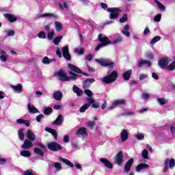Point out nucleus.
<instances>
[{"label":"nucleus","mask_w":175,"mask_h":175,"mask_svg":"<svg viewBox=\"0 0 175 175\" xmlns=\"http://www.w3.org/2000/svg\"><path fill=\"white\" fill-rule=\"evenodd\" d=\"M38 37L40 38V39H46V33L44 31H40Z\"/></svg>","instance_id":"5fc2aeb1"},{"label":"nucleus","mask_w":175,"mask_h":175,"mask_svg":"<svg viewBox=\"0 0 175 175\" xmlns=\"http://www.w3.org/2000/svg\"><path fill=\"white\" fill-rule=\"evenodd\" d=\"M121 105H125V100H116L113 103L111 107L108 108L109 110H113V109L117 107V106H121Z\"/></svg>","instance_id":"f8f14e48"},{"label":"nucleus","mask_w":175,"mask_h":175,"mask_svg":"<svg viewBox=\"0 0 175 175\" xmlns=\"http://www.w3.org/2000/svg\"><path fill=\"white\" fill-rule=\"evenodd\" d=\"M148 77V75H147L146 74H141L139 75V80H144V79H147Z\"/></svg>","instance_id":"338daca9"},{"label":"nucleus","mask_w":175,"mask_h":175,"mask_svg":"<svg viewBox=\"0 0 175 175\" xmlns=\"http://www.w3.org/2000/svg\"><path fill=\"white\" fill-rule=\"evenodd\" d=\"M159 40H161V36H157L152 39V40L150 42V44H152V46H153V44H155V43H157V42H159Z\"/></svg>","instance_id":"de8ad7c7"},{"label":"nucleus","mask_w":175,"mask_h":175,"mask_svg":"<svg viewBox=\"0 0 175 175\" xmlns=\"http://www.w3.org/2000/svg\"><path fill=\"white\" fill-rule=\"evenodd\" d=\"M45 131L46 132H49V133H51V135H53V137H55V139H57V131H55V130L50 128V127H46L45 129Z\"/></svg>","instance_id":"c9c22d12"},{"label":"nucleus","mask_w":175,"mask_h":175,"mask_svg":"<svg viewBox=\"0 0 175 175\" xmlns=\"http://www.w3.org/2000/svg\"><path fill=\"white\" fill-rule=\"evenodd\" d=\"M7 33V36H14V31L10 30L5 31Z\"/></svg>","instance_id":"0e129e2a"},{"label":"nucleus","mask_w":175,"mask_h":175,"mask_svg":"<svg viewBox=\"0 0 175 175\" xmlns=\"http://www.w3.org/2000/svg\"><path fill=\"white\" fill-rule=\"evenodd\" d=\"M142 99L147 100V99H148V98H150V94H148L147 93H143L142 95Z\"/></svg>","instance_id":"69168bd1"},{"label":"nucleus","mask_w":175,"mask_h":175,"mask_svg":"<svg viewBox=\"0 0 175 175\" xmlns=\"http://www.w3.org/2000/svg\"><path fill=\"white\" fill-rule=\"evenodd\" d=\"M55 62V59H50L46 56L44 57L42 60V64H44L45 65H49L51 64V62Z\"/></svg>","instance_id":"c756f323"},{"label":"nucleus","mask_w":175,"mask_h":175,"mask_svg":"<svg viewBox=\"0 0 175 175\" xmlns=\"http://www.w3.org/2000/svg\"><path fill=\"white\" fill-rule=\"evenodd\" d=\"M128 137H129L128 130L126 129L122 130L120 133L121 142L122 143H124V142H126V140H128Z\"/></svg>","instance_id":"4468645a"},{"label":"nucleus","mask_w":175,"mask_h":175,"mask_svg":"<svg viewBox=\"0 0 175 175\" xmlns=\"http://www.w3.org/2000/svg\"><path fill=\"white\" fill-rule=\"evenodd\" d=\"M27 109L29 111V113H31L32 114H35V113H38V108L35 107L33 105H31V103H29L27 106Z\"/></svg>","instance_id":"c85d7f7f"},{"label":"nucleus","mask_w":175,"mask_h":175,"mask_svg":"<svg viewBox=\"0 0 175 175\" xmlns=\"http://www.w3.org/2000/svg\"><path fill=\"white\" fill-rule=\"evenodd\" d=\"M87 125L89 128H90V129H92V128H94V126H95V122L94 121L88 122L87 123Z\"/></svg>","instance_id":"680f3d73"},{"label":"nucleus","mask_w":175,"mask_h":175,"mask_svg":"<svg viewBox=\"0 0 175 175\" xmlns=\"http://www.w3.org/2000/svg\"><path fill=\"white\" fill-rule=\"evenodd\" d=\"M72 90L75 94H77L78 96H81V95H83V91H81V90H80V88H79L76 85H74L72 87Z\"/></svg>","instance_id":"72a5a7b5"},{"label":"nucleus","mask_w":175,"mask_h":175,"mask_svg":"<svg viewBox=\"0 0 175 175\" xmlns=\"http://www.w3.org/2000/svg\"><path fill=\"white\" fill-rule=\"evenodd\" d=\"M55 27L57 32H61L62 31V23L55 21Z\"/></svg>","instance_id":"e433bc0d"},{"label":"nucleus","mask_w":175,"mask_h":175,"mask_svg":"<svg viewBox=\"0 0 175 175\" xmlns=\"http://www.w3.org/2000/svg\"><path fill=\"white\" fill-rule=\"evenodd\" d=\"M54 38V31H51L47 34V38L49 40H53V38Z\"/></svg>","instance_id":"603ef678"},{"label":"nucleus","mask_w":175,"mask_h":175,"mask_svg":"<svg viewBox=\"0 0 175 175\" xmlns=\"http://www.w3.org/2000/svg\"><path fill=\"white\" fill-rule=\"evenodd\" d=\"M70 75L71 77H68L66 72L62 70H59V71L55 72V77H58L60 81H69V80H75L77 77H79V75L73 72H70Z\"/></svg>","instance_id":"f257e3e1"},{"label":"nucleus","mask_w":175,"mask_h":175,"mask_svg":"<svg viewBox=\"0 0 175 175\" xmlns=\"http://www.w3.org/2000/svg\"><path fill=\"white\" fill-rule=\"evenodd\" d=\"M62 54L65 59H67V61H70L71 57L70 53H69V46H66L62 48Z\"/></svg>","instance_id":"1a4fd4ad"},{"label":"nucleus","mask_w":175,"mask_h":175,"mask_svg":"<svg viewBox=\"0 0 175 175\" xmlns=\"http://www.w3.org/2000/svg\"><path fill=\"white\" fill-rule=\"evenodd\" d=\"M90 106H91V105L86 103L84 104L80 109H79V111L80 113H84L85 111V110H87V109H88L90 107Z\"/></svg>","instance_id":"37998d69"},{"label":"nucleus","mask_w":175,"mask_h":175,"mask_svg":"<svg viewBox=\"0 0 175 175\" xmlns=\"http://www.w3.org/2000/svg\"><path fill=\"white\" fill-rule=\"evenodd\" d=\"M26 136L30 142H35L36 140V135L32 132V130H27Z\"/></svg>","instance_id":"ddd939ff"},{"label":"nucleus","mask_w":175,"mask_h":175,"mask_svg":"<svg viewBox=\"0 0 175 175\" xmlns=\"http://www.w3.org/2000/svg\"><path fill=\"white\" fill-rule=\"evenodd\" d=\"M100 162L105 166V167H107V169H113V163L107 160V159L100 158Z\"/></svg>","instance_id":"6e6552de"},{"label":"nucleus","mask_w":175,"mask_h":175,"mask_svg":"<svg viewBox=\"0 0 175 175\" xmlns=\"http://www.w3.org/2000/svg\"><path fill=\"white\" fill-rule=\"evenodd\" d=\"M132 75V70H129L126 71L123 75V79L124 80L128 81L129 79H131V75Z\"/></svg>","instance_id":"7c9ffc66"},{"label":"nucleus","mask_w":175,"mask_h":175,"mask_svg":"<svg viewBox=\"0 0 175 175\" xmlns=\"http://www.w3.org/2000/svg\"><path fill=\"white\" fill-rule=\"evenodd\" d=\"M21 156L25 157V158H28L31 157V152H29V150H22L21 152Z\"/></svg>","instance_id":"ea45409f"},{"label":"nucleus","mask_w":175,"mask_h":175,"mask_svg":"<svg viewBox=\"0 0 175 175\" xmlns=\"http://www.w3.org/2000/svg\"><path fill=\"white\" fill-rule=\"evenodd\" d=\"M33 144H32V141H29V139L25 140L24 144L21 146L22 148L24 150H29L31 147H33Z\"/></svg>","instance_id":"f3484780"},{"label":"nucleus","mask_w":175,"mask_h":175,"mask_svg":"<svg viewBox=\"0 0 175 175\" xmlns=\"http://www.w3.org/2000/svg\"><path fill=\"white\" fill-rule=\"evenodd\" d=\"M56 55H57L59 58H62V53H61V50L58 47L57 48Z\"/></svg>","instance_id":"e2e57ef3"},{"label":"nucleus","mask_w":175,"mask_h":175,"mask_svg":"<svg viewBox=\"0 0 175 175\" xmlns=\"http://www.w3.org/2000/svg\"><path fill=\"white\" fill-rule=\"evenodd\" d=\"M122 40H123L122 36L118 35V36L114 38L113 44H117L118 43H121V42H122Z\"/></svg>","instance_id":"4c0bfd02"},{"label":"nucleus","mask_w":175,"mask_h":175,"mask_svg":"<svg viewBox=\"0 0 175 175\" xmlns=\"http://www.w3.org/2000/svg\"><path fill=\"white\" fill-rule=\"evenodd\" d=\"M49 150L51 151H59V150H62V147L57 142H50L47 144Z\"/></svg>","instance_id":"0eeeda50"},{"label":"nucleus","mask_w":175,"mask_h":175,"mask_svg":"<svg viewBox=\"0 0 175 175\" xmlns=\"http://www.w3.org/2000/svg\"><path fill=\"white\" fill-rule=\"evenodd\" d=\"M61 40H62V36H58V37L54 38L53 43H54V44H55V46H58Z\"/></svg>","instance_id":"8fccbe9b"},{"label":"nucleus","mask_w":175,"mask_h":175,"mask_svg":"<svg viewBox=\"0 0 175 175\" xmlns=\"http://www.w3.org/2000/svg\"><path fill=\"white\" fill-rule=\"evenodd\" d=\"M161 17H162V15L161 14H158L155 16L154 21L157 23H159V21H161Z\"/></svg>","instance_id":"bf43d9fd"},{"label":"nucleus","mask_w":175,"mask_h":175,"mask_svg":"<svg viewBox=\"0 0 175 175\" xmlns=\"http://www.w3.org/2000/svg\"><path fill=\"white\" fill-rule=\"evenodd\" d=\"M68 68L70 69V70L76 72V73H81V70L79 69V68L75 66L72 64H68Z\"/></svg>","instance_id":"58836bf2"},{"label":"nucleus","mask_w":175,"mask_h":175,"mask_svg":"<svg viewBox=\"0 0 175 175\" xmlns=\"http://www.w3.org/2000/svg\"><path fill=\"white\" fill-rule=\"evenodd\" d=\"M43 115L42 114H40L37 116L36 120L38 122H40V120H42V118H43Z\"/></svg>","instance_id":"774afa93"},{"label":"nucleus","mask_w":175,"mask_h":175,"mask_svg":"<svg viewBox=\"0 0 175 175\" xmlns=\"http://www.w3.org/2000/svg\"><path fill=\"white\" fill-rule=\"evenodd\" d=\"M118 77V72H117V71H113L109 75L104 77L102 79V81L103 83H104V84H111L114 83L116 80H117Z\"/></svg>","instance_id":"7ed1b4c3"},{"label":"nucleus","mask_w":175,"mask_h":175,"mask_svg":"<svg viewBox=\"0 0 175 175\" xmlns=\"http://www.w3.org/2000/svg\"><path fill=\"white\" fill-rule=\"evenodd\" d=\"M44 113L47 116L51 114V113H53V108L50 107H45L44 108Z\"/></svg>","instance_id":"a18cd8bd"},{"label":"nucleus","mask_w":175,"mask_h":175,"mask_svg":"<svg viewBox=\"0 0 175 175\" xmlns=\"http://www.w3.org/2000/svg\"><path fill=\"white\" fill-rule=\"evenodd\" d=\"M170 61V59L168 57L162 58L159 61V66L161 68H166V66H167V65L169 64Z\"/></svg>","instance_id":"9b49d317"},{"label":"nucleus","mask_w":175,"mask_h":175,"mask_svg":"<svg viewBox=\"0 0 175 175\" xmlns=\"http://www.w3.org/2000/svg\"><path fill=\"white\" fill-rule=\"evenodd\" d=\"M4 17L10 21V23H14V21H17V18L13 14H5Z\"/></svg>","instance_id":"4be33fe9"},{"label":"nucleus","mask_w":175,"mask_h":175,"mask_svg":"<svg viewBox=\"0 0 175 175\" xmlns=\"http://www.w3.org/2000/svg\"><path fill=\"white\" fill-rule=\"evenodd\" d=\"M150 165L146 163H140L137 166L136 171L140 172L141 170H143V169H148Z\"/></svg>","instance_id":"cd10ccee"},{"label":"nucleus","mask_w":175,"mask_h":175,"mask_svg":"<svg viewBox=\"0 0 175 175\" xmlns=\"http://www.w3.org/2000/svg\"><path fill=\"white\" fill-rule=\"evenodd\" d=\"M132 165H133V159H130L126 163L124 166V172L128 173L131 170V167H132Z\"/></svg>","instance_id":"aec40b11"},{"label":"nucleus","mask_w":175,"mask_h":175,"mask_svg":"<svg viewBox=\"0 0 175 175\" xmlns=\"http://www.w3.org/2000/svg\"><path fill=\"white\" fill-rule=\"evenodd\" d=\"M154 2L161 12H165V6L162 3H161V2H159L158 0H154Z\"/></svg>","instance_id":"79ce46f5"},{"label":"nucleus","mask_w":175,"mask_h":175,"mask_svg":"<svg viewBox=\"0 0 175 175\" xmlns=\"http://www.w3.org/2000/svg\"><path fill=\"white\" fill-rule=\"evenodd\" d=\"M35 144L36 146H38V147H40V148H36L34 149L35 154L40 155V157H43L44 155L43 151L46 150V146H44V145H43L42 143L38 142H36Z\"/></svg>","instance_id":"423d86ee"},{"label":"nucleus","mask_w":175,"mask_h":175,"mask_svg":"<svg viewBox=\"0 0 175 175\" xmlns=\"http://www.w3.org/2000/svg\"><path fill=\"white\" fill-rule=\"evenodd\" d=\"M16 124H24V125H26V126H29V121L22 119V118L17 119Z\"/></svg>","instance_id":"f704fd0d"},{"label":"nucleus","mask_w":175,"mask_h":175,"mask_svg":"<svg viewBox=\"0 0 175 175\" xmlns=\"http://www.w3.org/2000/svg\"><path fill=\"white\" fill-rule=\"evenodd\" d=\"M122 161H124V155L122 154V152H119L116 154L115 162L117 165H121L122 163Z\"/></svg>","instance_id":"2eb2a0df"},{"label":"nucleus","mask_w":175,"mask_h":175,"mask_svg":"<svg viewBox=\"0 0 175 175\" xmlns=\"http://www.w3.org/2000/svg\"><path fill=\"white\" fill-rule=\"evenodd\" d=\"M54 167L56 169L57 172H61L62 170V165L59 163H55Z\"/></svg>","instance_id":"3c124183"},{"label":"nucleus","mask_w":175,"mask_h":175,"mask_svg":"<svg viewBox=\"0 0 175 175\" xmlns=\"http://www.w3.org/2000/svg\"><path fill=\"white\" fill-rule=\"evenodd\" d=\"M75 53H76L79 55H83V54H84V49H75Z\"/></svg>","instance_id":"864d4df0"},{"label":"nucleus","mask_w":175,"mask_h":175,"mask_svg":"<svg viewBox=\"0 0 175 175\" xmlns=\"http://www.w3.org/2000/svg\"><path fill=\"white\" fill-rule=\"evenodd\" d=\"M39 18H44V17H49V18H55V20H57L58 18V16L55 14L53 13H45V14H41L38 15Z\"/></svg>","instance_id":"dca6fc26"},{"label":"nucleus","mask_w":175,"mask_h":175,"mask_svg":"<svg viewBox=\"0 0 175 175\" xmlns=\"http://www.w3.org/2000/svg\"><path fill=\"white\" fill-rule=\"evenodd\" d=\"M59 7L61 10L69 9L68 2L65 1V0H60L59 1Z\"/></svg>","instance_id":"393cba45"},{"label":"nucleus","mask_w":175,"mask_h":175,"mask_svg":"<svg viewBox=\"0 0 175 175\" xmlns=\"http://www.w3.org/2000/svg\"><path fill=\"white\" fill-rule=\"evenodd\" d=\"M146 58H148L149 59H152V58H154V54H152V53H151V52H148L146 54Z\"/></svg>","instance_id":"052dcab7"},{"label":"nucleus","mask_w":175,"mask_h":175,"mask_svg":"<svg viewBox=\"0 0 175 175\" xmlns=\"http://www.w3.org/2000/svg\"><path fill=\"white\" fill-rule=\"evenodd\" d=\"M64 95L62 94V92L61 91H57L53 93V98L55 99V100H59V102H61L62 100V97Z\"/></svg>","instance_id":"412c9836"},{"label":"nucleus","mask_w":175,"mask_h":175,"mask_svg":"<svg viewBox=\"0 0 175 175\" xmlns=\"http://www.w3.org/2000/svg\"><path fill=\"white\" fill-rule=\"evenodd\" d=\"M95 79H87L84 82H83V88H88V87H90V85H91V84H92V83H94Z\"/></svg>","instance_id":"a878e982"},{"label":"nucleus","mask_w":175,"mask_h":175,"mask_svg":"<svg viewBox=\"0 0 175 175\" xmlns=\"http://www.w3.org/2000/svg\"><path fill=\"white\" fill-rule=\"evenodd\" d=\"M98 39L99 42H100L101 44H99L96 47V51H98L99 49L101 47H105L107 46L108 44H110V40H109V38L103 36L102 34H99Z\"/></svg>","instance_id":"20e7f679"},{"label":"nucleus","mask_w":175,"mask_h":175,"mask_svg":"<svg viewBox=\"0 0 175 175\" xmlns=\"http://www.w3.org/2000/svg\"><path fill=\"white\" fill-rule=\"evenodd\" d=\"M77 135H80L81 136H88L87 129L85 128H81L77 131Z\"/></svg>","instance_id":"473e14b6"},{"label":"nucleus","mask_w":175,"mask_h":175,"mask_svg":"<svg viewBox=\"0 0 175 175\" xmlns=\"http://www.w3.org/2000/svg\"><path fill=\"white\" fill-rule=\"evenodd\" d=\"M128 20V15L124 14L120 18V23H125Z\"/></svg>","instance_id":"13d9d810"},{"label":"nucleus","mask_w":175,"mask_h":175,"mask_svg":"<svg viewBox=\"0 0 175 175\" xmlns=\"http://www.w3.org/2000/svg\"><path fill=\"white\" fill-rule=\"evenodd\" d=\"M0 61H1V62H6V61H8V57H9L8 53L5 50L2 49L0 51Z\"/></svg>","instance_id":"a211bd4d"},{"label":"nucleus","mask_w":175,"mask_h":175,"mask_svg":"<svg viewBox=\"0 0 175 175\" xmlns=\"http://www.w3.org/2000/svg\"><path fill=\"white\" fill-rule=\"evenodd\" d=\"M136 139L138 140H143L144 139V135L143 133H137L135 135Z\"/></svg>","instance_id":"6e6d98bb"},{"label":"nucleus","mask_w":175,"mask_h":175,"mask_svg":"<svg viewBox=\"0 0 175 175\" xmlns=\"http://www.w3.org/2000/svg\"><path fill=\"white\" fill-rule=\"evenodd\" d=\"M18 135L20 140H21L23 142L24 140V136H25L24 129H19V131L18 132Z\"/></svg>","instance_id":"a19ab883"},{"label":"nucleus","mask_w":175,"mask_h":175,"mask_svg":"<svg viewBox=\"0 0 175 175\" xmlns=\"http://www.w3.org/2000/svg\"><path fill=\"white\" fill-rule=\"evenodd\" d=\"M100 6L102 9H103L104 10H107V12H108V13H110V15H109L110 20H113L117 18L120 15V13H121L122 12L121 10L118 8H107V4L105 3H101Z\"/></svg>","instance_id":"f03ea898"},{"label":"nucleus","mask_w":175,"mask_h":175,"mask_svg":"<svg viewBox=\"0 0 175 175\" xmlns=\"http://www.w3.org/2000/svg\"><path fill=\"white\" fill-rule=\"evenodd\" d=\"M84 93L85 95H88V98H87V100L88 102V105H92L93 103H95V100L91 96L93 95L92 92L90 90H85Z\"/></svg>","instance_id":"9d476101"},{"label":"nucleus","mask_w":175,"mask_h":175,"mask_svg":"<svg viewBox=\"0 0 175 175\" xmlns=\"http://www.w3.org/2000/svg\"><path fill=\"white\" fill-rule=\"evenodd\" d=\"M96 62L101 65V66H105L107 68H113L114 66V63L109 59H96Z\"/></svg>","instance_id":"39448f33"},{"label":"nucleus","mask_w":175,"mask_h":175,"mask_svg":"<svg viewBox=\"0 0 175 175\" xmlns=\"http://www.w3.org/2000/svg\"><path fill=\"white\" fill-rule=\"evenodd\" d=\"M59 161H60V162H63L64 163H66L67 165V166H70V167H73L75 166L72 163V162H70L69 160L64 159L62 157H59Z\"/></svg>","instance_id":"2f4dec72"},{"label":"nucleus","mask_w":175,"mask_h":175,"mask_svg":"<svg viewBox=\"0 0 175 175\" xmlns=\"http://www.w3.org/2000/svg\"><path fill=\"white\" fill-rule=\"evenodd\" d=\"M167 70H174L175 69V61L173 62L167 68Z\"/></svg>","instance_id":"4d7b16f0"},{"label":"nucleus","mask_w":175,"mask_h":175,"mask_svg":"<svg viewBox=\"0 0 175 175\" xmlns=\"http://www.w3.org/2000/svg\"><path fill=\"white\" fill-rule=\"evenodd\" d=\"M64 121V116L59 115L57 119L53 122V125H62Z\"/></svg>","instance_id":"bb28decb"},{"label":"nucleus","mask_w":175,"mask_h":175,"mask_svg":"<svg viewBox=\"0 0 175 175\" xmlns=\"http://www.w3.org/2000/svg\"><path fill=\"white\" fill-rule=\"evenodd\" d=\"M11 88L13 91L18 92V94L23 92V85H21V83H18L16 85H12Z\"/></svg>","instance_id":"6ab92c4d"},{"label":"nucleus","mask_w":175,"mask_h":175,"mask_svg":"<svg viewBox=\"0 0 175 175\" xmlns=\"http://www.w3.org/2000/svg\"><path fill=\"white\" fill-rule=\"evenodd\" d=\"M143 65H145V66H147L148 68H150V66H151V62L148 61V60H140L138 62V66L140 68L142 66H143Z\"/></svg>","instance_id":"5701e85b"},{"label":"nucleus","mask_w":175,"mask_h":175,"mask_svg":"<svg viewBox=\"0 0 175 175\" xmlns=\"http://www.w3.org/2000/svg\"><path fill=\"white\" fill-rule=\"evenodd\" d=\"M169 162V167L170 169H173L175 166V161L174 159L169 161V159L165 160V163H167Z\"/></svg>","instance_id":"c03bdc74"},{"label":"nucleus","mask_w":175,"mask_h":175,"mask_svg":"<svg viewBox=\"0 0 175 175\" xmlns=\"http://www.w3.org/2000/svg\"><path fill=\"white\" fill-rule=\"evenodd\" d=\"M142 157L144 158V159H148V151L146 149L143 150L142 152Z\"/></svg>","instance_id":"09e8293b"},{"label":"nucleus","mask_w":175,"mask_h":175,"mask_svg":"<svg viewBox=\"0 0 175 175\" xmlns=\"http://www.w3.org/2000/svg\"><path fill=\"white\" fill-rule=\"evenodd\" d=\"M122 33H123V35H124V36H126V38H129V36H131V33L129 32V25H126L122 30Z\"/></svg>","instance_id":"b1692460"},{"label":"nucleus","mask_w":175,"mask_h":175,"mask_svg":"<svg viewBox=\"0 0 175 175\" xmlns=\"http://www.w3.org/2000/svg\"><path fill=\"white\" fill-rule=\"evenodd\" d=\"M157 102L160 105H166L167 103L168 100H166L165 98H160L157 99Z\"/></svg>","instance_id":"49530a36"}]
</instances>
